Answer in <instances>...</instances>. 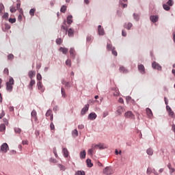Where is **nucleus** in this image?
Masks as SVG:
<instances>
[{
    "mask_svg": "<svg viewBox=\"0 0 175 175\" xmlns=\"http://www.w3.org/2000/svg\"><path fill=\"white\" fill-rule=\"evenodd\" d=\"M66 65L67 66H72V62L70 61V59H67L66 61Z\"/></svg>",
    "mask_w": 175,
    "mask_h": 175,
    "instance_id": "nucleus-39",
    "label": "nucleus"
},
{
    "mask_svg": "<svg viewBox=\"0 0 175 175\" xmlns=\"http://www.w3.org/2000/svg\"><path fill=\"white\" fill-rule=\"evenodd\" d=\"M65 87H66L67 88H70V83L67 82L66 84L65 85Z\"/></svg>",
    "mask_w": 175,
    "mask_h": 175,
    "instance_id": "nucleus-58",
    "label": "nucleus"
},
{
    "mask_svg": "<svg viewBox=\"0 0 175 175\" xmlns=\"http://www.w3.org/2000/svg\"><path fill=\"white\" fill-rule=\"evenodd\" d=\"M103 172H104V174L109 175L113 173V170L109 167H107L104 169Z\"/></svg>",
    "mask_w": 175,
    "mask_h": 175,
    "instance_id": "nucleus-8",
    "label": "nucleus"
},
{
    "mask_svg": "<svg viewBox=\"0 0 175 175\" xmlns=\"http://www.w3.org/2000/svg\"><path fill=\"white\" fill-rule=\"evenodd\" d=\"M122 36H126V31L122 30Z\"/></svg>",
    "mask_w": 175,
    "mask_h": 175,
    "instance_id": "nucleus-59",
    "label": "nucleus"
},
{
    "mask_svg": "<svg viewBox=\"0 0 175 175\" xmlns=\"http://www.w3.org/2000/svg\"><path fill=\"white\" fill-rule=\"evenodd\" d=\"M73 18V16L72 15H69L67 16V23L70 25L72 23H73V21L72 20Z\"/></svg>",
    "mask_w": 175,
    "mask_h": 175,
    "instance_id": "nucleus-19",
    "label": "nucleus"
},
{
    "mask_svg": "<svg viewBox=\"0 0 175 175\" xmlns=\"http://www.w3.org/2000/svg\"><path fill=\"white\" fill-rule=\"evenodd\" d=\"M61 92L63 98H66V93L65 92V89H64V88H61Z\"/></svg>",
    "mask_w": 175,
    "mask_h": 175,
    "instance_id": "nucleus-34",
    "label": "nucleus"
},
{
    "mask_svg": "<svg viewBox=\"0 0 175 175\" xmlns=\"http://www.w3.org/2000/svg\"><path fill=\"white\" fill-rule=\"evenodd\" d=\"M163 8L164 10H170V7L167 4H163Z\"/></svg>",
    "mask_w": 175,
    "mask_h": 175,
    "instance_id": "nucleus-35",
    "label": "nucleus"
},
{
    "mask_svg": "<svg viewBox=\"0 0 175 175\" xmlns=\"http://www.w3.org/2000/svg\"><path fill=\"white\" fill-rule=\"evenodd\" d=\"M14 131H15L16 133H21V129L19 128H16L14 129Z\"/></svg>",
    "mask_w": 175,
    "mask_h": 175,
    "instance_id": "nucleus-52",
    "label": "nucleus"
},
{
    "mask_svg": "<svg viewBox=\"0 0 175 175\" xmlns=\"http://www.w3.org/2000/svg\"><path fill=\"white\" fill-rule=\"evenodd\" d=\"M21 6V3H17L16 4V9L18 10H20V7Z\"/></svg>",
    "mask_w": 175,
    "mask_h": 175,
    "instance_id": "nucleus-62",
    "label": "nucleus"
},
{
    "mask_svg": "<svg viewBox=\"0 0 175 175\" xmlns=\"http://www.w3.org/2000/svg\"><path fill=\"white\" fill-rule=\"evenodd\" d=\"M152 68H153V69H157V70H162V66H161L159 64H157L155 62H154L152 64Z\"/></svg>",
    "mask_w": 175,
    "mask_h": 175,
    "instance_id": "nucleus-5",
    "label": "nucleus"
},
{
    "mask_svg": "<svg viewBox=\"0 0 175 175\" xmlns=\"http://www.w3.org/2000/svg\"><path fill=\"white\" fill-rule=\"evenodd\" d=\"M60 12L65 13V12H66V5H63L60 9Z\"/></svg>",
    "mask_w": 175,
    "mask_h": 175,
    "instance_id": "nucleus-37",
    "label": "nucleus"
},
{
    "mask_svg": "<svg viewBox=\"0 0 175 175\" xmlns=\"http://www.w3.org/2000/svg\"><path fill=\"white\" fill-rule=\"evenodd\" d=\"M6 129V126L4 124L0 125V132H3Z\"/></svg>",
    "mask_w": 175,
    "mask_h": 175,
    "instance_id": "nucleus-33",
    "label": "nucleus"
},
{
    "mask_svg": "<svg viewBox=\"0 0 175 175\" xmlns=\"http://www.w3.org/2000/svg\"><path fill=\"white\" fill-rule=\"evenodd\" d=\"M86 163H87V165H88V167H92V163H91V159H88L87 160H86Z\"/></svg>",
    "mask_w": 175,
    "mask_h": 175,
    "instance_id": "nucleus-30",
    "label": "nucleus"
},
{
    "mask_svg": "<svg viewBox=\"0 0 175 175\" xmlns=\"http://www.w3.org/2000/svg\"><path fill=\"white\" fill-rule=\"evenodd\" d=\"M70 55H71V57H72V58H75V49L71 48V49H70Z\"/></svg>",
    "mask_w": 175,
    "mask_h": 175,
    "instance_id": "nucleus-29",
    "label": "nucleus"
},
{
    "mask_svg": "<svg viewBox=\"0 0 175 175\" xmlns=\"http://www.w3.org/2000/svg\"><path fill=\"white\" fill-rule=\"evenodd\" d=\"M168 114L170 116V117H174V112L172 109L168 111Z\"/></svg>",
    "mask_w": 175,
    "mask_h": 175,
    "instance_id": "nucleus-42",
    "label": "nucleus"
},
{
    "mask_svg": "<svg viewBox=\"0 0 175 175\" xmlns=\"http://www.w3.org/2000/svg\"><path fill=\"white\" fill-rule=\"evenodd\" d=\"M96 113H90L88 116V119L89 120H94L96 118Z\"/></svg>",
    "mask_w": 175,
    "mask_h": 175,
    "instance_id": "nucleus-16",
    "label": "nucleus"
},
{
    "mask_svg": "<svg viewBox=\"0 0 175 175\" xmlns=\"http://www.w3.org/2000/svg\"><path fill=\"white\" fill-rule=\"evenodd\" d=\"M146 152H147L148 155H152L154 154V150H152V149H151V148H148L146 150Z\"/></svg>",
    "mask_w": 175,
    "mask_h": 175,
    "instance_id": "nucleus-31",
    "label": "nucleus"
},
{
    "mask_svg": "<svg viewBox=\"0 0 175 175\" xmlns=\"http://www.w3.org/2000/svg\"><path fill=\"white\" fill-rule=\"evenodd\" d=\"M13 85H14V79H13V78H10L9 81L6 83L7 91L12 92V91H13Z\"/></svg>",
    "mask_w": 175,
    "mask_h": 175,
    "instance_id": "nucleus-2",
    "label": "nucleus"
},
{
    "mask_svg": "<svg viewBox=\"0 0 175 175\" xmlns=\"http://www.w3.org/2000/svg\"><path fill=\"white\" fill-rule=\"evenodd\" d=\"M150 18L152 23H157V21H158V16H151Z\"/></svg>",
    "mask_w": 175,
    "mask_h": 175,
    "instance_id": "nucleus-18",
    "label": "nucleus"
},
{
    "mask_svg": "<svg viewBox=\"0 0 175 175\" xmlns=\"http://www.w3.org/2000/svg\"><path fill=\"white\" fill-rule=\"evenodd\" d=\"M9 23H11V24H13L14 23H16V18H10L9 20H8Z\"/></svg>",
    "mask_w": 175,
    "mask_h": 175,
    "instance_id": "nucleus-46",
    "label": "nucleus"
},
{
    "mask_svg": "<svg viewBox=\"0 0 175 175\" xmlns=\"http://www.w3.org/2000/svg\"><path fill=\"white\" fill-rule=\"evenodd\" d=\"M5 28L8 31V30L10 29V25L8 24H5Z\"/></svg>",
    "mask_w": 175,
    "mask_h": 175,
    "instance_id": "nucleus-55",
    "label": "nucleus"
},
{
    "mask_svg": "<svg viewBox=\"0 0 175 175\" xmlns=\"http://www.w3.org/2000/svg\"><path fill=\"white\" fill-rule=\"evenodd\" d=\"M67 32L70 38L73 37V36L75 35V30H73V29H69L68 30H67Z\"/></svg>",
    "mask_w": 175,
    "mask_h": 175,
    "instance_id": "nucleus-17",
    "label": "nucleus"
},
{
    "mask_svg": "<svg viewBox=\"0 0 175 175\" xmlns=\"http://www.w3.org/2000/svg\"><path fill=\"white\" fill-rule=\"evenodd\" d=\"M98 35H100L101 36H103V35H105V29H103V28H102L101 25H98Z\"/></svg>",
    "mask_w": 175,
    "mask_h": 175,
    "instance_id": "nucleus-10",
    "label": "nucleus"
},
{
    "mask_svg": "<svg viewBox=\"0 0 175 175\" xmlns=\"http://www.w3.org/2000/svg\"><path fill=\"white\" fill-rule=\"evenodd\" d=\"M56 43H57V44H61V43H62V38H57L56 40Z\"/></svg>",
    "mask_w": 175,
    "mask_h": 175,
    "instance_id": "nucleus-45",
    "label": "nucleus"
},
{
    "mask_svg": "<svg viewBox=\"0 0 175 175\" xmlns=\"http://www.w3.org/2000/svg\"><path fill=\"white\" fill-rule=\"evenodd\" d=\"M111 51H112L113 55H115V57H117L118 53H117V51L116 50V48L113 47Z\"/></svg>",
    "mask_w": 175,
    "mask_h": 175,
    "instance_id": "nucleus-40",
    "label": "nucleus"
},
{
    "mask_svg": "<svg viewBox=\"0 0 175 175\" xmlns=\"http://www.w3.org/2000/svg\"><path fill=\"white\" fill-rule=\"evenodd\" d=\"M5 117V111H2L1 113H0V119L3 118Z\"/></svg>",
    "mask_w": 175,
    "mask_h": 175,
    "instance_id": "nucleus-53",
    "label": "nucleus"
},
{
    "mask_svg": "<svg viewBox=\"0 0 175 175\" xmlns=\"http://www.w3.org/2000/svg\"><path fill=\"white\" fill-rule=\"evenodd\" d=\"M50 128L51 131H54L55 129V126H54V123L51 122L50 124Z\"/></svg>",
    "mask_w": 175,
    "mask_h": 175,
    "instance_id": "nucleus-48",
    "label": "nucleus"
},
{
    "mask_svg": "<svg viewBox=\"0 0 175 175\" xmlns=\"http://www.w3.org/2000/svg\"><path fill=\"white\" fill-rule=\"evenodd\" d=\"M23 145L28 144V140H24L22 142Z\"/></svg>",
    "mask_w": 175,
    "mask_h": 175,
    "instance_id": "nucleus-64",
    "label": "nucleus"
},
{
    "mask_svg": "<svg viewBox=\"0 0 175 175\" xmlns=\"http://www.w3.org/2000/svg\"><path fill=\"white\" fill-rule=\"evenodd\" d=\"M124 111H125V108H124L123 107L119 106L117 107V110L116 113L117 116H121V114H122Z\"/></svg>",
    "mask_w": 175,
    "mask_h": 175,
    "instance_id": "nucleus-3",
    "label": "nucleus"
},
{
    "mask_svg": "<svg viewBox=\"0 0 175 175\" xmlns=\"http://www.w3.org/2000/svg\"><path fill=\"white\" fill-rule=\"evenodd\" d=\"M35 12H36V9L31 8L29 11L30 16H35Z\"/></svg>",
    "mask_w": 175,
    "mask_h": 175,
    "instance_id": "nucleus-32",
    "label": "nucleus"
},
{
    "mask_svg": "<svg viewBox=\"0 0 175 175\" xmlns=\"http://www.w3.org/2000/svg\"><path fill=\"white\" fill-rule=\"evenodd\" d=\"M4 75H6L7 76L9 75V69L5 68L3 70Z\"/></svg>",
    "mask_w": 175,
    "mask_h": 175,
    "instance_id": "nucleus-50",
    "label": "nucleus"
},
{
    "mask_svg": "<svg viewBox=\"0 0 175 175\" xmlns=\"http://www.w3.org/2000/svg\"><path fill=\"white\" fill-rule=\"evenodd\" d=\"M37 80L42 81V75H40V73L37 74Z\"/></svg>",
    "mask_w": 175,
    "mask_h": 175,
    "instance_id": "nucleus-43",
    "label": "nucleus"
},
{
    "mask_svg": "<svg viewBox=\"0 0 175 175\" xmlns=\"http://www.w3.org/2000/svg\"><path fill=\"white\" fill-rule=\"evenodd\" d=\"M72 135L73 137H77L79 136V131H77V129H75L72 132Z\"/></svg>",
    "mask_w": 175,
    "mask_h": 175,
    "instance_id": "nucleus-24",
    "label": "nucleus"
},
{
    "mask_svg": "<svg viewBox=\"0 0 175 175\" xmlns=\"http://www.w3.org/2000/svg\"><path fill=\"white\" fill-rule=\"evenodd\" d=\"M78 128H79V129H84V125H83V124H79V125L78 126Z\"/></svg>",
    "mask_w": 175,
    "mask_h": 175,
    "instance_id": "nucleus-60",
    "label": "nucleus"
},
{
    "mask_svg": "<svg viewBox=\"0 0 175 175\" xmlns=\"http://www.w3.org/2000/svg\"><path fill=\"white\" fill-rule=\"evenodd\" d=\"M113 46H111V44H107V50H108V51H110L111 50H113Z\"/></svg>",
    "mask_w": 175,
    "mask_h": 175,
    "instance_id": "nucleus-38",
    "label": "nucleus"
},
{
    "mask_svg": "<svg viewBox=\"0 0 175 175\" xmlns=\"http://www.w3.org/2000/svg\"><path fill=\"white\" fill-rule=\"evenodd\" d=\"M88 109H90V105L87 104L81 111V116H84V114H85V113L88 111Z\"/></svg>",
    "mask_w": 175,
    "mask_h": 175,
    "instance_id": "nucleus-7",
    "label": "nucleus"
},
{
    "mask_svg": "<svg viewBox=\"0 0 175 175\" xmlns=\"http://www.w3.org/2000/svg\"><path fill=\"white\" fill-rule=\"evenodd\" d=\"M120 72H122V73H128V70H126V68H125V67L121 66L120 68Z\"/></svg>",
    "mask_w": 175,
    "mask_h": 175,
    "instance_id": "nucleus-26",
    "label": "nucleus"
},
{
    "mask_svg": "<svg viewBox=\"0 0 175 175\" xmlns=\"http://www.w3.org/2000/svg\"><path fill=\"white\" fill-rule=\"evenodd\" d=\"M167 4L169 6H173V0H169V1L167 2Z\"/></svg>",
    "mask_w": 175,
    "mask_h": 175,
    "instance_id": "nucleus-49",
    "label": "nucleus"
},
{
    "mask_svg": "<svg viewBox=\"0 0 175 175\" xmlns=\"http://www.w3.org/2000/svg\"><path fill=\"white\" fill-rule=\"evenodd\" d=\"M46 117H50L51 121H53V111L48 110L46 113Z\"/></svg>",
    "mask_w": 175,
    "mask_h": 175,
    "instance_id": "nucleus-14",
    "label": "nucleus"
},
{
    "mask_svg": "<svg viewBox=\"0 0 175 175\" xmlns=\"http://www.w3.org/2000/svg\"><path fill=\"white\" fill-rule=\"evenodd\" d=\"M124 117H126V118L135 119V115H133V113H132V111H130L124 113Z\"/></svg>",
    "mask_w": 175,
    "mask_h": 175,
    "instance_id": "nucleus-6",
    "label": "nucleus"
},
{
    "mask_svg": "<svg viewBox=\"0 0 175 175\" xmlns=\"http://www.w3.org/2000/svg\"><path fill=\"white\" fill-rule=\"evenodd\" d=\"M9 18V14L8 13H5L3 15V18H5V20H7V18Z\"/></svg>",
    "mask_w": 175,
    "mask_h": 175,
    "instance_id": "nucleus-54",
    "label": "nucleus"
},
{
    "mask_svg": "<svg viewBox=\"0 0 175 175\" xmlns=\"http://www.w3.org/2000/svg\"><path fill=\"white\" fill-rule=\"evenodd\" d=\"M146 113L150 118L152 117V111L150 108H146Z\"/></svg>",
    "mask_w": 175,
    "mask_h": 175,
    "instance_id": "nucleus-21",
    "label": "nucleus"
},
{
    "mask_svg": "<svg viewBox=\"0 0 175 175\" xmlns=\"http://www.w3.org/2000/svg\"><path fill=\"white\" fill-rule=\"evenodd\" d=\"M92 38H91V36H88L86 38L87 42H91Z\"/></svg>",
    "mask_w": 175,
    "mask_h": 175,
    "instance_id": "nucleus-61",
    "label": "nucleus"
},
{
    "mask_svg": "<svg viewBox=\"0 0 175 175\" xmlns=\"http://www.w3.org/2000/svg\"><path fill=\"white\" fill-rule=\"evenodd\" d=\"M14 58V55L13 54H10L8 55V59H13Z\"/></svg>",
    "mask_w": 175,
    "mask_h": 175,
    "instance_id": "nucleus-51",
    "label": "nucleus"
},
{
    "mask_svg": "<svg viewBox=\"0 0 175 175\" xmlns=\"http://www.w3.org/2000/svg\"><path fill=\"white\" fill-rule=\"evenodd\" d=\"M8 150H9V146L8 145V144H3L1 146V151L2 152H8Z\"/></svg>",
    "mask_w": 175,
    "mask_h": 175,
    "instance_id": "nucleus-4",
    "label": "nucleus"
},
{
    "mask_svg": "<svg viewBox=\"0 0 175 175\" xmlns=\"http://www.w3.org/2000/svg\"><path fill=\"white\" fill-rule=\"evenodd\" d=\"M10 10L11 13H16L17 10H16V8H14V7H11Z\"/></svg>",
    "mask_w": 175,
    "mask_h": 175,
    "instance_id": "nucleus-44",
    "label": "nucleus"
},
{
    "mask_svg": "<svg viewBox=\"0 0 175 175\" xmlns=\"http://www.w3.org/2000/svg\"><path fill=\"white\" fill-rule=\"evenodd\" d=\"M35 84H36L35 80L31 79L30 81V83H29V90H32L33 87V85H35Z\"/></svg>",
    "mask_w": 175,
    "mask_h": 175,
    "instance_id": "nucleus-20",
    "label": "nucleus"
},
{
    "mask_svg": "<svg viewBox=\"0 0 175 175\" xmlns=\"http://www.w3.org/2000/svg\"><path fill=\"white\" fill-rule=\"evenodd\" d=\"M138 70L142 75H144L146 73V71L144 70V66L143 64H140L138 66Z\"/></svg>",
    "mask_w": 175,
    "mask_h": 175,
    "instance_id": "nucleus-12",
    "label": "nucleus"
},
{
    "mask_svg": "<svg viewBox=\"0 0 175 175\" xmlns=\"http://www.w3.org/2000/svg\"><path fill=\"white\" fill-rule=\"evenodd\" d=\"M61 29H64V31H66V33H68V27H65L64 25H62Z\"/></svg>",
    "mask_w": 175,
    "mask_h": 175,
    "instance_id": "nucleus-47",
    "label": "nucleus"
},
{
    "mask_svg": "<svg viewBox=\"0 0 175 175\" xmlns=\"http://www.w3.org/2000/svg\"><path fill=\"white\" fill-rule=\"evenodd\" d=\"M86 154H87V153L85 152V150H83V151L81 152L80 154H79L80 158L81 159H84V158H85Z\"/></svg>",
    "mask_w": 175,
    "mask_h": 175,
    "instance_id": "nucleus-23",
    "label": "nucleus"
},
{
    "mask_svg": "<svg viewBox=\"0 0 175 175\" xmlns=\"http://www.w3.org/2000/svg\"><path fill=\"white\" fill-rule=\"evenodd\" d=\"M62 152L64 158H68V157H69V151H68V149H66V148H64L62 149Z\"/></svg>",
    "mask_w": 175,
    "mask_h": 175,
    "instance_id": "nucleus-13",
    "label": "nucleus"
},
{
    "mask_svg": "<svg viewBox=\"0 0 175 175\" xmlns=\"http://www.w3.org/2000/svg\"><path fill=\"white\" fill-rule=\"evenodd\" d=\"M75 175H85V172L84 171H78L75 173Z\"/></svg>",
    "mask_w": 175,
    "mask_h": 175,
    "instance_id": "nucleus-36",
    "label": "nucleus"
},
{
    "mask_svg": "<svg viewBox=\"0 0 175 175\" xmlns=\"http://www.w3.org/2000/svg\"><path fill=\"white\" fill-rule=\"evenodd\" d=\"M119 103H124V98H119L118 99Z\"/></svg>",
    "mask_w": 175,
    "mask_h": 175,
    "instance_id": "nucleus-57",
    "label": "nucleus"
},
{
    "mask_svg": "<svg viewBox=\"0 0 175 175\" xmlns=\"http://www.w3.org/2000/svg\"><path fill=\"white\" fill-rule=\"evenodd\" d=\"M98 146H100V149L101 148H106V146L103 144H92V148L89 149L88 151V154L89 155H92L94 154V150H96L98 148Z\"/></svg>",
    "mask_w": 175,
    "mask_h": 175,
    "instance_id": "nucleus-1",
    "label": "nucleus"
},
{
    "mask_svg": "<svg viewBox=\"0 0 175 175\" xmlns=\"http://www.w3.org/2000/svg\"><path fill=\"white\" fill-rule=\"evenodd\" d=\"M132 27H133V25L131 23L124 24V28H126V29H131L132 28Z\"/></svg>",
    "mask_w": 175,
    "mask_h": 175,
    "instance_id": "nucleus-22",
    "label": "nucleus"
},
{
    "mask_svg": "<svg viewBox=\"0 0 175 175\" xmlns=\"http://www.w3.org/2000/svg\"><path fill=\"white\" fill-rule=\"evenodd\" d=\"M37 114L38 113H36V111L35 109H33L31 113L32 118H33V120H34V121H36V122L38 121Z\"/></svg>",
    "mask_w": 175,
    "mask_h": 175,
    "instance_id": "nucleus-11",
    "label": "nucleus"
},
{
    "mask_svg": "<svg viewBox=\"0 0 175 175\" xmlns=\"http://www.w3.org/2000/svg\"><path fill=\"white\" fill-rule=\"evenodd\" d=\"M38 90L41 92H44V88H43V84H42V81H38L37 83Z\"/></svg>",
    "mask_w": 175,
    "mask_h": 175,
    "instance_id": "nucleus-9",
    "label": "nucleus"
},
{
    "mask_svg": "<svg viewBox=\"0 0 175 175\" xmlns=\"http://www.w3.org/2000/svg\"><path fill=\"white\" fill-rule=\"evenodd\" d=\"M59 51H61L62 53H63V54H66V53H68V49H66V48H63V47H60Z\"/></svg>",
    "mask_w": 175,
    "mask_h": 175,
    "instance_id": "nucleus-27",
    "label": "nucleus"
},
{
    "mask_svg": "<svg viewBox=\"0 0 175 175\" xmlns=\"http://www.w3.org/2000/svg\"><path fill=\"white\" fill-rule=\"evenodd\" d=\"M166 110H167V111H169L172 110V108L169 105H167Z\"/></svg>",
    "mask_w": 175,
    "mask_h": 175,
    "instance_id": "nucleus-63",
    "label": "nucleus"
},
{
    "mask_svg": "<svg viewBox=\"0 0 175 175\" xmlns=\"http://www.w3.org/2000/svg\"><path fill=\"white\" fill-rule=\"evenodd\" d=\"M36 75V72L33 70H31L28 72V76H29V79H31V80H32V79H33V77H35Z\"/></svg>",
    "mask_w": 175,
    "mask_h": 175,
    "instance_id": "nucleus-15",
    "label": "nucleus"
},
{
    "mask_svg": "<svg viewBox=\"0 0 175 175\" xmlns=\"http://www.w3.org/2000/svg\"><path fill=\"white\" fill-rule=\"evenodd\" d=\"M3 10H5V6L3 3H0V14H3Z\"/></svg>",
    "mask_w": 175,
    "mask_h": 175,
    "instance_id": "nucleus-28",
    "label": "nucleus"
},
{
    "mask_svg": "<svg viewBox=\"0 0 175 175\" xmlns=\"http://www.w3.org/2000/svg\"><path fill=\"white\" fill-rule=\"evenodd\" d=\"M53 154H54L55 158H58V154H57V150L56 149L53 150Z\"/></svg>",
    "mask_w": 175,
    "mask_h": 175,
    "instance_id": "nucleus-56",
    "label": "nucleus"
},
{
    "mask_svg": "<svg viewBox=\"0 0 175 175\" xmlns=\"http://www.w3.org/2000/svg\"><path fill=\"white\" fill-rule=\"evenodd\" d=\"M167 167L170 170V173H174L175 170H174V168L172 167V164L168 163L167 164Z\"/></svg>",
    "mask_w": 175,
    "mask_h": 175,
    "instance_id": "nucleus-25",
    "label": "nucleus"
},
{
    "mask_svg": "<svg viewBox=\"0 0 175 175\" xmlns=\"http://www.w3.org/2000/svg\"><path fill=\"white\" fill-rule=\"evenodd\" d=\"M153 170L152 168L151 167H148L147 169V174H151L152 173H153Z\"/></svg>",
    "mask_w": 175,
    "mask_h": 175,
    "instance_id": "nucleus-41",
    "label": "nucleus"
}]
</instances>
